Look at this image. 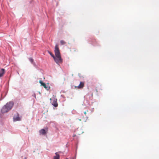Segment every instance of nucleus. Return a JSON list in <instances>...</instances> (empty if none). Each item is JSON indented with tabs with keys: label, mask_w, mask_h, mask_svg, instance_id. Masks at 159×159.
I'll return each instance as SVG.
<instances>
[{
	"label": "nucleus",
	"mask_w": 159,
	"mask_h": 159,
	"mask_svg": "<svg viewBox=\"0 0 159 159\" xmlns=\"http://www.w3.org/2000/svg\"><path fill=\"white\" fill-rule=\"evenodd\" d=\"M14 103L13 102H7L2 108L1 110V112L4 114L8 112L11 109Z\"/></svg>",
	"instance_id": "obj_1"
},
{
	"label": "nucleus",
	"mask_w": 159,
	"mask_h": 159,
	"mask_svg": "<svg viewBox=\"0 0 159 159\" xmlns=\"http://www.w3.org/2000/svg\"><path fill=\"white\" fill-rule=\"evenodd\" d=\"M53 59L55 61L57 64L62 63V59L61 58V56H56Z\"/></svg>",
	"instance_id": "obj_2"
},
{
	"label": "nucleus",
	"mask_w": 159,
	"mask_h": 159,
	"mask_svg": "<svg viewBox=\"0 0 159 159\" xmlns=\"http://www.w3.org/2000/svg\"><path fill=\"white\" fill-rule=\"evenodd\" d=\"M54 52L55 56H61L60 50L58 46V45L56 44L55 45L54 49Z\"/></svg>",
	"instance_id": "obj_3"
},
{
	"label": "nucleus",
	"mask_w": 159,
	"mask_h": 159,
	"mask_svg": "<svg viewBox=\"0 0 159 159\" xmlns=\"http://www.w3.org/2000/svg\"><path fill=\"white\" fill-rule=\"evenodd\" d=\"M13 119L14 121H16L21 120V118L19 117V114L17 113L14 116Z\"/></svg>",
	"instance_id": "obj_4"
},
{
	"label": "nucleus",
	"mask_w": 159,
	"mask_h": 159,
	"mask_svg": "<svg viewBox=\"0 0 159 159\" xmlns=\"http://www.w3.org/2000/svg\"><path fill=\"white\" fill-rule=\"evenodd\" d=\"M52 104L54 107H57L58 106V103L57 102V99L54 98L52 99Z\"/></svg>",
	"instance_id": "obj_5"
},
{
	"label": "nucleus",
	"mask_w": 159,
	"mask_h": 159,
	"mask_svg": "<svg viewBox=\"0 0 159 159\" xmlns=\"http://www.w3.org/2000/svg\"><path fill=\"white\" fill-rule=\"evenodd\" d=\"M39 82L41 84V85L43 86V87L47 90H48L50 89V87L47 86L46 84L45 83H43L42 81L40 80Z\"/></svg>",
	"instance_id": "obj_6"
},
{
	"label": "nucleus",
	"mask_w": 159,
	"mask_h": 159,
	"mask_svg": "<svg viewBox=\"0 0 159 159\" xmlns=\"http://www.w3.org/2000/svg\"><path fill=\"white\" fill-rule=\"evenodd\" d=\"M5 72V70L4 69H2L0 71V77H2Z\"/></svg>",
	"instance_id": "obj_7"
},
{
	"label": "nucleus",
	"mask_w": 159,
	"mask_h": 159,
	"mask_svg": "<svg viewBox=\"0 0 159 159\" xmlns=\"http://www.w3.org/2000/svg\"><path fill=\"white\" fill-rule=\"evenodd\" d=\"M84 86V83L83 82H80V84L77 87L79 89L83 88Z\"/></svg>",
	"instance_id": "obj_8"
},
{
	"label": "nucleus",
	"mask_w": 159,
	"mask_h": 159,
	"mask_svg": "<svg viewBox=\"0 0 159 159\" xmlns=\"http://www.w3.org/2000/svg\"><path fill=\"white\" fill-rule=\"evenodd\" d=\"M39 133L42 135H44L46 134V132L45 129H42L39 131Z\"/></svg>",
	"instance_id": "obj_9"
},
{
	"label": "nucleus",
	"mask_w": 159,
	"mask_h": 159,
	"mask_svg": "<svg viewBox=\"0 0 159 159\" xmlns=\"http://www.w3.org/2000/svg\"><path fill=\"white\" fill-rule=\"evenodd\" d=\"M55 154L56 156L54 157V159H59L60 156L59 155L57 154V153L56 152Z\"/></svg>",
	"instance_id": "obj_10"
},
{
	"label": "nucleus",
	"mask_w": 159,
	"mask_h": 159,
	"mask_svg": "<svg viewBox=\"0 0 159 159\" xmlns=\"http://www.w3.org/2000/svg\"><path fill=\"white\" fill-rule=\"evenodd\" d=\"M60 43H61V45H64L66 43L63 40H61L60 41Z\"/></svg>",
	"instance_id": "obj_11"
},
{
	"label": "nucleus",
	"mask_w": 159,
	"mask_h": 159,
	"mask_svg": "<svg viewBox=\"0 0 159 159\" xmlns=\"http://www.w3.org/2000/svg\"><path fill=\"white\" fill-rule=\"evenodd\" d=\"M48 52L53 58L55 57L54 56L51 52L48 51Z\"/></svg>",
	"instance_id": "obj_12"
},
{
	"label": "nucleus",
	"mask_w": 159,
	"mask_h": 159,
	"mask_svg": "<svg viewBox=\"0 0 159 159\" xmlns=\"http://www.w3.org/2000/svg\"><path fill=\"white\" fill-rule=\"evenodd\" d=\"M30 61L32 63L33 61V59L32 58H30L29 59Z\"/></svg>",
	"instance_id": "obj_13"
},
{
	"label": "nucleus",
	"mask_w": 159,
	"mask_h": 159,
	"mask_svg": "<svg viewBox=\"0 0 159 159\" xmlns=\"http://www.w3.org/2000/svg\"><path fill=\"white\" fill-rule=\"evenodd\" d=\"M84 114L85 115H86V111H84Z\"/></svg>",
	"instance_id": "obj_14"
},
{
	"label": "nucleus",
	"mask_w": 159,
	"mask_h": 159,
	"mask_svg": "<svg viewBox=\"0 0 159 159\" xmlns=\"http://www.w3.org/2000/svg\"><path fill=\"white\" fill-rule=\"evenodd\" d=\"M52 98H51L50 99V100H52Z\"/></svg>",
	"instance_id": "obj_15"
},
{
	"label": "nucleus",
	"mask_w": 159,
	"mask_h": 159,
	"mask_svg": "<svg viewBox=\"0 0 159 159\" xmlns=\"http://www.w3.org/2000/svg\"><path fill=\"white\" fill-rule=\"evenodd\" d=\"M66 159H68V158H66Z\"/></svg>",
	"instance_id": "obj_16"
}]
</instances>
